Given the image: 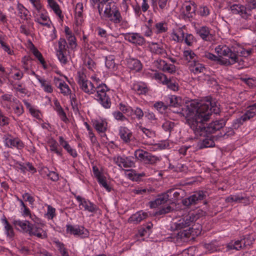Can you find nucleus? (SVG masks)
Masks as SVG:
<instances>
[{
    "instance_id": "f257e3e1",
    "label": "nucleus",
    "mask_w": 256,
    "mask_h": 256,
    "mask_svg": "<svg viewBox=\"0 0 256 256\" xmlns=\"http://www.w3.org/2000/svg\"><path fill=\"white\" fill-rule=\"evenodd\" d=\"M186 123L196 135L206 136L208 132L220 130L226 124V120L221 119L208 124L205 123L210 118L212 113L218 114L220 110L215 102L209 99L206 102L192 101L185 108H182Z\"/></svg>"
},
{
    "instance_id": "f03ea898",
    "label": "nucleus",
    "mask_w": 256,
    "mask_h": 256,
    "mask_svg": "<svg viewBox=\"0 0 256 256\" xmlns=\"http://www.w3.org/2000/svg\"><path fill=\"white\" fill-rule=\"evenodd\" d=\"M215 52L218 56L206 51L202 52L201 56L222 66H230L237 62L236 56L234 54V47L230 48L226 45H219L215 48Z\"/></svg>"
},
{
    "instance_id": "7ed1b4c3",
    "label": "nucleus",
    "mask_w": 256,
    "mask_h": 256,
    "mask_svg": "<svg viewBox=\"0 0 256 256\" xmlns=\"http://www.w3.org/2000/svg\"><path fill=\"white\" fill-rule=\"evenodd\" d=\"M97 8L101 18L108 19L116 24L122 22V18L120 12L116 4L112 0L100 1Z\"/></svg>"
},
{
    "instance_id": "20e7f679",
    "label": "nucleus",
    "mask_w": 256,
    "mask_h": 256,
    "mask_svg": "<svg viewBox=\"0 0 256 256\" xmlns=\"http://www.w3.org/2000/svg\"><path fill=\"white\" fill-rule=\"evenodd\" d=\"M229 10L234 14H238L242 18L248 20L252 16V10L255 8H253V6L250 2L246 5L242 4H229Z\"/></svg>"
},
{
    "instance_id": "39448f33",
    "label": "nucleus",
    "mask_w": 256,
    "mask_h": 256,
    "mask_svg": "<svg viewBox=\"0 0 256 256\" xmlns=\"http://www.w3.org/2000/svg\"><path fill=\"white\" fill-rule=\"evenodd\" d=\"M96 99L105 108H110L111 106V101L110 97L106 94L108 90L105 84H100L96 87Z\"/></svg>"
},
{
    "instance_id": "423d86ee",
    "label": "nucleus",
    "mask_w": 256,
    "mask_h": 256,
    "mask_svg": "<svg viewBox=\"0 0 256 256\" xmlns=\"http://www.w3.org/2000/svg\"><path fill=\"white\" fill-rule=\"evenodd\" d=\"M77 82L80 88L84 92L92 94L96 92V86L90 81L86 79V76L84 73L78 72Z\"/></svg>"
},
{
    "instance_id": "0eeeda50",
    "label": "nucleus",
    "mask_w": 256,
    "mask_h": 256,
    "mask_svg": "<svg viewBox=\"0 0 256 256\" xmlns=\"http://www.w3.org/2000/svg\"><path fill=\"white\" fill-rule=\"evenodd\" d=\"M206 198V192L202 190H199L194 192L192 196L184 199L182 200V204L186 206H190L196 205L205 200Z\"/></svg>"
},
{
    "instance_id": "6e6552de",
    "label": "nucleus",
    "mask_w": 256,
    "mask_h": 256,
    "mask_svg": "<svg viewBox=\"0 0 256 256\" xmlns=\"http://www.w3.org/2000/svg\"><path fill=\"white\" fill-rule=\"evenodd\" d=\"M196 220V216L194 214H189L172 224V228L175 230H180L190 226Z\"/></svg>"
},
{
    "instance_id": "1a4fd4ad",
    "label": "nucleus",
    "mask_w": 256,
    "mask_h": 256,
    "mask_svg": "<svg viewBox=\"0 0 256 256\" xmlns=\"http://www.w3.org/2000/svg\"><path fill=\"white\" fill-rule=\"evenodd\" d=\"M113 161L118 167L120 168H130L134 166L135 162L134 158L131 156H118L113 158Z\"/></svg>"
},
{
    "instance_id": "9d476101",
    "label": "nucleus",
    "mask_w": 256,
    "mask_h": 256,
    "mask_svg": "<svg viewBox=\"0 0 256 256\" xmlns=\"http://www.w3.org/2000/svg\"><path fill=\"white\" fill-rule=\"evenodd\" d=\"M75 197L80 203L79 207L80 209L84 208V210H87L90 212H96L98 210V207L89 200L82 198L80 196H76Z\"/></svg>"
},
{
    "instance_id": "9b49d317",
    "label": "nucleus",
    "mask_w": 256,
    "mask_h": 256,
    "mask_svg": "<svg viewBox=\"0 0 256 256\" xmlns=\"http://www.w3.org/2000/svg\"><path fill=\"white\" fill-rule=\"evenodd\" d=\"M66 227L67 232L71 234L79 236L82 238H86L88 237L89 232L88 230L83 226L80 228L79 226H74L70 224H68Z\"/></svg>"
},
{
    "instance_id": "f8f14e48",
    "label": "nucleus",
    "mask_w": 256,
    "mask_h": 256,
    "mask_svg": "<svg viewBox=\"0 0 256 256\" xmlns=\"http://www.w3.org/2000/svg\"><path fill=\"white\" fill-rule=\"evenodd\" d=\"M124 36L126 40L135 45L142 46L146 42L144 38L139 33H126L124 34Z\"/></svg>"
},
{
    "instance_id": "ddd939ff",
    "label": "nucleus",
    "mask_w": 256,
    "mask_h": 256,
    "mask_svg": "<svg viewBox=\"0 0 256 256\" xmlns=\"http://www.w3.org/2000/svg\"><path fill=\"white\" fill-rule=\"evenodd\" d=\"M182 8L184 10V14L188 18H192L194 16L196 15L197 10V5L194 2L190 0L186 2L183 4Z\"/></svg>"
},
{
    "instance_id": "4468645a",
    "label": "nucleus",
    "mask_w": 256,
    "mask_h": 256,
    "mask_svg": "<svg viewBox=\"0 0 256 256\" xmlns=\"http://www.w3.org/2000/svg\"><path fill=\"white\" fill-rule=\"evenodd\" d=\"M214 132H208L206 134V136H204L206 138L204 140H203L202 141L200 144V148L202 149L204 148H212L214 146V140H218L216 139V135L210 136H208V134H214ZM194 134L196 136H200L199 135H196L195 134Z\"/></svg>"
},
{
    "instance_id": "2eb2a0df",
    "label": "nucleus",
    "mask_w": 256,
    "mask_h": 256,
    "mask_svg": "<svg viewBox=\"0 0 256 256\" xmlns=\"http://www.w3.org/2000/svg\"><path fill=\"white\" fill-rule=\"evenodd\" d=\"M54 82L55 86L60 90V92L64 96L70 94L71 90L69 86L64 80L60 78H54Z\"/></svg>"
},
{
    "instance_id": "dca6fc26",
    "label": "nucleus",
    "mask_w": 256,
    "mask_h": 256,
    "mask_svg": "<svg viewBox=\"0 0 256 256\" xmlns=\"http://www.w3.org/2000/svg\"><path fill=\"white\" fill-rule=\"evenodd\" d=\"M138 129L142 132V138L146 140L147 144H152L154 142V138L156 137L155 132L141 126L138 127Z\"/></svg>"
},
{
    "instance_id": "f3484780",
    "label": "nucleus",
    "mask_w": 256,
    "mask_h": 256,
    "mask_svg": "<svg viewBox=\"0 0 256 256\" xmlns=\"http://www.w3.org/2000/svg\"><path fill=\"white\" fill-rule=\"evenodd\" d=\"M148 216V214L147 212H143L142 210L138 211L130 216L128 219V222L130 224L133 223L137 224L142 220L146 219Z\"/></svg>"
},
{
    "instance_id": "a211bd4d",
    "label": "nucleus",
    "mask_w": 256,
    "mask_h": 256,
    "mask_svg": "<svg viewBox=\"0 0 256 256\" xmlns=\"http://www.w3.org/2000/svg\"><path fill=\"white\" fill-rule=\"evenodd\" d=\"M188 68L190 71L194 74L203 73L206 70L204 66L197 60L192 62L189 64Z\"/></svg>"
},
{
    "instance_id": "6ab92c4d",
    "label": "nucleus",
    "mask_w": 256,
    "mask_h": 256,
    "mask_svg": "<svg viewBox=\"0 0 256 256\" xmlns=\"http://www.w3.org/2000/svg\"><path fill=\"white\" fill-rule=\"evenodd\" d=\"M118 134L125 143H129L134 138L132 132L126 127H120Z\"/></svg>"
},
{
    "instance_id": "aec40b11",
    "label": "nucleus",
    "mask_w": 256,
    "mask_h": 256,
    "mask_svg": "<svg viewBox=\"0 0 256 256\" xmlns=\"http://www.w3.org/2000/svg\"><path fill=\"white\" fill-rule=\"evenodd\" d=\"M30 236H35L38 238H45L47 237L46 232L42 228L37 226L35 224H32L30 231L28 233Z\"/></svg>"
},
{
    "instance_id": "412c9836",
    "label": "nucleus",
    "mask_w": 256,
    "mask_h": 256,
    "mask_svg": "<svg viewBox=\"0 0 256 256\" xmlns=\"http://www.w3.org/2000/svg\"><path fill=\"white\" fill-rule=\"evenodd\" d=\"M252 49L246 50L244 48L239 46L234 47V54L236 56L237 62L239 61V56L248 57L252 54Z\"/></svg>"
},
{
    "instance_id": "4be33fe9",
    "label": "nucleus",
    "mask_w": 256,
    "mask_h": 256,
    "mask_svg": "<svg viewBox=\"0 0 256 256\" xmlns=\"http://www.w3.org/2000/svg\"><path fill=\"white\" fill-rule=\"evenodd\" d=\"M12 224L14 226L18 228L19 227L25 232L28 233L32 224L27 220H14Z\"/></svg>"
},
{
    "instance_id": "5701e85b",
    "label": "nucleus",
    "mask_w": 256,
    "mask_h": 256,
    "mask_svg": "<svg viewBox=\"0 0 256 256\" xmlns=\"http://www.w3.org/2000/svg\"><path fill=\"white\" fill-rule=\"evenodd\" d=\"M184 193V190L181 189L171 188L166 192V194L168 196V199L172 198V201H175L182 198Z\"/></svg>"
},
{
    "instance_id": "b1692460",
    "label": "nucleus",
    "mask_w": 256,
    "mask_h": 256,
    "mask_svg": "<svg viewBox=\"0 0 256 256\" xmlns=\"http://www.w3.org/2000/svg\"><path fill=\"white\" fill-rule=\"evenodd\" d=\"M168 200V196L166 193L158 196V198L153 201L150 202V206L154 208L158 206L166 203Z\"/></svg>"
},
{
    "instance_id": "393cba45",
    "label": "nucleus",
    "mask_w": 256,
    "mask_h": 256,
    "mask_svg": "<svg viewBox=\"0 0 256 256\" xmlns=\"http://www.w3.org/2000/svg\"><path fill=\"white\" fill-rule=\"evenodd\" d=\"M127 66L131 70L140 72L142 69V64L138 59L130 58L127 60Z\"/></svg>"
},
{
    "instance_id": "a878e982",
    "label": "nucleus",
    "mask_w": 256,
    "mask_h": 256,
    "mask_svg": "<svg viewBox=\"0 0 256 256\" xmlns=\"http://www.w3.org/2000/svg\"><path fill=\"white\" fill-rule=\"evenodd\" d=\"M5 144L8 147H15L18 149H20L24 147V144L18 138H6L5 140Z\"/></svg>"
},
{
    "instance_id": "bb28decb",
    "label": "nucleus",
    "mask_w": 256,
    "mask_h": 256,
    "mask_svg": "<svg viewBox=\"0 0 256 256\" xmlns=\"http://www.w3.org/2000/svg\"><path fill=\"white\" fill-rule=\"evenodd\" d=\"M150 51L156 54L165 56L166 55V50L160 44L155 42H151L149 45Z\"/></svg>"
},
{
    "instance_id": "cd10ccee",
    "label": "nucleus",
    "mask_w": 256,
    "mask_h": 256,
    "mask_svg": "<svg viewBox=\"0 0 256 256\" xmlns=\"http://www.w3.org/2000/svg\"><path fill=\"white\" fill-rule=\"evenodd\" d=\"M12 102V108L14 113L18 116H20L24 112V108L22 103L17 98H14Z\"/></svg>"
},
{
    "instance_id": "c85d7f7f",
    "label": "nucleus",
    "mask_w": 256,
    "mask_h": 256,
    "mask_svg": "<svg viewBox=\"0 0 256 256\" xmlns=\"http://www.w3.org/2000/svg\"><path fill=\"white\" fill-rule=\"evenodd\" d=\"M166 102L168 106L178 107L180 105L182 100L179 97L172 95L166 98Z\"/></svg>"
},
{
    "instance_id": "c756f323",
    "label": "nucleus",
    "mask_w": 256,
    "mask_h": 256,
    "mask_svg": "<svg viewBox=\"0 0 256 256\" xmlns=\"http://www.w3.org/2000/svg\"><path fill=\"white\" fill-rule=\"evenodd\" d=\"M150 152L142 149H138L134 152L135 157L140 161L146 163Z\"/></svg>"
},
{
    "instance_id": "7c9ffc66",
    "label": "nucleus",
    "mask_w": 256,
    "mask_h": 256,
    "mask_svg": "<svg viewBox=\"0 0 256 256\" xmlns=\"http://www.w3.org/2000/svg\"><path fill=\"white\" fill-rule=\"evenodd\" d=\"M150 152L142 149H138L134 152L135 157L140 161L146 163Z\"/></svg>"
},
{
    "instance_id": "2f4dec72",
    "label": "nucleus",
    "mask_w": 256,
    "mask_h": 256,
    "mask_svg": "<svg viewBox=\"0 0 256 256\" xmlns=\"http://www.w3.org/2000/svg\"><path fill=\"white\" fill-rule=\"evenodd\" d=\"M48 144L50 148V150L52 152L56 153L58 156H62V148H58V144L56 140L52 138L48 140Z\"/></svg>"
},
{
    "instance_id": "473e14b6",
    "label": "nucleus",
    "mask_w": 256,
    "mask_h": 256,
    "mask_svg": "<svg viewBox=\"0 0 256 256\" xmlns=\"http://www.w3.org/2000/svg\"><path fill=\"white\" fill-rule=\"evenodd\" d=\"M196 33L200 37L205 40H208L210 34L209 28L206 26H202L196 28Z\"/></svg>"
},
{
    "instance_id": "72a5a7b5",
    "label": "nucleus",
    "mask_w": 256,
    "mask_h": 256,
    "mask_svg": "<svg viewBox=\"0 0 256 256\" xmlns=\"http://www.w3.org/2000/svg\"><path fill=\"white\" fill-rule=\"evenodd\" d=\"M234 129L232 128H226L224 130L220 131L216 134V139H220V138L226 139L229 136H233L234 134Z\"/></svg>"
},
{
    "instance_id": "f704fd0d",
    "label": "nucleus",
    "mask_w": 256,
    "mask_h": 256,
    "mask_svg": "<svg viewBox=\"0 0 256 256\" xmlns=\"http://www.w3.org/2000/svg\"><path fill=\"white\" fill-rule=\"evenodd\" d=\"M250 118L248 116L247 114L245 112L242 116L240 118L234 120L232 124V128L234 129H238L240 126H241L244 122L249 120Z\"/></svg>"
},
{
    "instance_id": "c9c22d12",
    "label": "nucleus",
    "mask_w": 256,
    "mask_h": 256,
    "mask_svg": "<svg viewBox=\"0 0 256 256\" xmlns=\"http://www.w3.org/2000/svg\"><path fill=\"white\" fill-rule=\"evenodd\" d=\"M94 126L96 130L98 132H105L107 130V122L103 120H96L94 122Z\"/></svg>"
},
{
    "instance_id": "e433bc0d",
    "label": "nucleus",
    "mask_w": 256,
    "mask_h": 256,
    "mask_svg": "<svg viewBox=\"0 0 256 256\" xmlns=\"http://www.w3.org/2000/svg\"><path fill=\"white\" fill-rule=\"evenodd\" d=\"M172 39L178 42H182L184 40L185 36L183 28H178L175 32L172 33Z\"/></svg>"
},
{
    "instance_id": "4c0bfd02",
    "label": "nucleus",
    "mask_w": 256,
    "mask_h": 256,
    "mask_svg": "<svg viewBox=\"0 0 256 256\" xmlns=\"http://www.w3.org/2000/svg\"><path fill=\"white\" fill-rule=\"evenodd\" d=\"M2 222L4 226V228L6 231V234L10 238H12L14 236V232L12 226L9 224L7 220L6 216H3L2 218Z\"/></svg>"
},
{
    "instance_id": "58836bf2",
    "label": "nucleus",
    "mask_w": 256,
    "mask_h": 256,
    "mask_svg": "<svg viewBox=\"0 0 256 256\" xmlns=\"http://www.w3.org/2000/svg\"><path fill=\"white\" fill-rule=\"evenodd\" d=\"M48 2L55 14L60 18H63V16H62V10H60L58 4L54 0H48Z\"/></svg>"
},
{
    "instance_id": "ea45409f",
    "label": "nucleus",
    "mask_w": 256,
    "mask_h": 256,
    "mask_svg": "<svg viewBox=\"0 0 256 256\" xmlns=\"http://www.w3.org/2000/svg\"><path fill=\"white\" fill-rule=\"evenodd\" d=\"M162 70L164 72L172 74L176 72V66L172 64H168L164 60H162L161 63Z\"/></svg>"
},
{
    "instance_id": "a19ab883",
    "label": "nucleus",
    "mask_w": 256,
    "mask_h": 256,
    "mask_svg": "<svg viewBox=\"0 0 256 256\" xmlns=\"http://www.w3.org/2000/svg\"><path fill=\"white\" fill-rule=\"evenodd\" d=\"M18 15L24 20H28V11L21 4H18L17 6Z\"/></svg>"
},
{
    "instance_id": "79ce46f5",
    "label": "nucleus",
    "mask_w": 256,
    "mask_h": 256,
    "mask_svg": "<svg viewBox=\"0 0 256 256\" xmlns=\"http://www.w3.org/2000/svg\"><path fill=\"white\" fill-rule=\"evenodd\" d=\"M184 56L188 62H192L196 60V56L192 50H186L184 52Z\"/></svg>"
},
{
    "instance_id": "37998d69",
    "label": "nucleus",
    "mask_w": 256,
    "mask_h": 256,
    "mask_svg": "<svg viewBox=\"0 0 256 256\" xmlns=\"http://www.w3.org/2000/svg\"><path fill=\"white\" fill-rule=\"evenodd\" d=\"M197 13L201 16L206 17L210 14V10L206 6L201 5L197 10Z\"/></svg>"
},
{
    "instance_id": "c03bdc74",
    "label": "nucleus",
    "mask_w": 256,
    "mask_h": 256,
    "mask_svg": "<svg viewBox=\"0 0 256 256\" xmlns=\"http://www.w3.org/2000/svg\"><path fill=\"white\" fill-rule=\"evenodd\" d=\"M250 120L256 116V102L247 107L246 112Z\"/></svg>"
},
{
    "instance_id": "a18cd8bd",
    "label": "nucleus",
    "mask_w": 256,
    "mask_h": 256,
    "mask_svg": "<svg viewBox=\"0 0 256 256\" xmlns=\"http://www.w3.org/2000/svg\"><path fill=\"white\" fill-rule=\"evenodd\" d=\"M119 106V108L122 114H125L128 116H132L133 108L122 103L120 104Z\"/></svg>"
},
{
    "instance_id": "49530a36",
    "label": "nucleus",
    "mask_w": 256,
    "mask_h": 256,
    "mask_svg": "<svg viewBox=\"0 0 256 256\" xmlns=\"http://www.w3.org/2000/svg\"><path fill=\"white\" fill-rule=\"evenodd\" d=\"M241 240L243 244V246L246 247L252 245L254 240V238L250 234L244 236Z\"/></svg>"
},
{
    "instance_id": "de8ad7c7",
    "label": "nucleus",
    "mask_w": 256,
    "mask_h": 256,
    "mask_svg": "<svg viewBox=\"0 0 256 256\" xmlns=\"http://www.w3.org/2000/svg\"><path fill=\"white\" fill-rule=\"evenodd\" d=\"M132 111V115L134 114L135 116V117L134 118H136L138 120L142 119L144 115V112L140 108H133Z\"/></svg>"
},
{
    "instance_id": "09e8293b",
    "label": "nucleus",
    "mask_w": 256,
    "mask_h": 256,
    "mask_svg": "<svg viewBox=\"0 0 256 256\" xmlns=\"http://www.w3.org/2000/svg\"><path fill=\"white\" fill-rule=\"evenodd\" d=\"M39 82L41 84V86L44 88V92L48 93H52L53 92V88L52 86L50 84L46 83V82L44 79L42 78L41 80H39Z\"/></svg>"
},
{
    "instance_id": "8fccbe9b",
    "label": "nucleus",
    "mask_w": 256,
    "mask_h": 256,
    "mask_svg": "<svg viewBox=\"0 0 256 256\" xmlns=\"http://www.w3.org/2000/svg\"><path fill=\"white\" fill-rule=\"evenodd\" d=\"M58 48L56 52H66V42L64 38H60L58 42Z\"/></svg>"
},
{
    "instance_id": "3c124183",
    "label": "nucleus",
    "mask_w": 256,
    "mask_h": 256,
    "mask_svg": "<svg viewBox=\"0 0 256 256\" xmlns=\"http://www.w3.org/2000/svg\"><path fill=\"white\" fill-rule=\"evenodd\" d=\"M106 66L109 69L114 70L115 68V63L114 56H109L106 58Z\"/></svg>"
},
{
    "instance_id": "603ef678",
    "label": "nucleus",
    "mask_w": 256,
    "mask_h": 256,
    "mask_svg": "<svg viewBox=\"0 0 256 256\" xmlns=\"http://www.w3.org/2000/svg\"><path fill=\"white\" fill-rule=\"evenodd\" d=\"M155 27L156 29L157 34L165 32L168 30L167 24L162 22L156 23Z\"/></svg>"
},
{
    "instance_id": "864d4df0",
    "label": "nucleus",
    "mask_w": 256,
    "mask_h": 256,
    "mask_svg": "<svg viewBox=\"0 0 256 256\" xmlns=\"http://www.w3.org/2000/svg\"><path fill=\"white\" fill-rule=\"evenodd\" d=\"M66 38L68 41L69 47L72 50L75 49L76 48L77 44L76 38L74 34L67 36Z\"/></svg>"
},
{
    "instance_id": "5fc2aeb1",
    "label": "nucleus",
    "mask_w": 256,
    "mask_h": 256,
    "mask_svg": "<svg viewBox=\"0 0 256 256\" xmlns=\"http://www.w3.org/2000/svg\"><path fill=\"white\" fill-rule=\"evenodd\" d=\"M132 89L139 94H146L147 92V88L139 84H134L132 86Z\"/></svg>"
},
{
    "instance_id": "6e6d98bb",
    "label": "nucleus",
    "mask_w": 256,
    "mask_h": 256,
    "mask_svg": "<svg viewBox=\"0 0 256 256\" xmlns=\"http://www.w3.org/2000/svg\"><path fill=\"white\" fill-rule=\"evenodd\" d=\"M154 108L160 113H163L168 108V106L162 102H158L154 105Z\"/></svg>"
},
{
    "instance_id": "4d7b16f0",
    "label": "nucleus",
    "mask_w": 256,
    "mask_h": 256,
    "mask_svg": "<svg viewBox=\"0 0 256 256\" xmlns=\"http://www.w3.org/2000/svg\"><path fill=\"white\" fill-rule=\"evenodd\" d=\"M174 126L175 124L174 122L166 121L162 124V128L165 131L170 132L173 130Z\"/></svg>"
},
{
    "instance_id": "13d9d810",
    "label": "nucleus",
    "mask_w": 256,
    "mask_h": 256,
    "mask_svg": "<svg viewBox=\"0 0 256 256\" xmlns=\"http://www.w3.org/2000/svg\"><path fill=\"white\" fill-rule=\"evenodd\" d=\"M112 116L118 120L124 122L128 120V118L124 115L120 111H115L112 112Z\"/></svg>"
},
{
    "instance_id": "bf43d9fd",
    "label": "nucleus",
    "mask_w": 256,
    "mask_h": 256,
    "mask_svg": "<svg viewBox=\"0 0 256 256\" xmlns=\"http://www.w3.org/2000/svg\"><path fill=\"white\" fill-rule=\"evenodd\" d=\"M160 160V157L156 156L150 153L149 156H148V160L146 161V164H156Z\"/></svg>"
},
{
    "instance_id": "052dcab7",
    "label": "nucleus",
    "mask_w": 256,
    "mask_h": 256,
    "mask_svg": "<svg viewBox=\"0 0 256 256\" xmlns=\"http://www.w3.org/2000/svg\"><path fill=\"white\" fill-rule=\"evenodd\" d=\"M174 208L170 206H164L160 208L156 212V215H162L172 212Z\"/></svg>"
},
{
    "instance_id": "680f3d73",
    "label": "nucleus",
    "mask_w": 256,
    "mask_h": 256,
    "mask_svg": "<svg viewBox=\"0 0 256 256\" xmlns=\"http://www.w3.org/2000/svg\"><path fill=\"white\" fill-rule=\"evenodd\" d=\"M9 124V118L5 116L0 108V126H4Z\"/></svg>"
},
{
    "instance_id": "e2e57ef3",
    "label": "nucleus",
    "mask_w": 256,
    "mask_h": 256,
    "mask_svg": "<svg viewBox=\"0 0 256 256\" xmlns=\"http://www.w3.org/2000/svg\"><path fill=\"white\" fill-rule=\"evenodd\" d=\"M46 215L48 219H52L56 216L55 208H53L51 206H48Z\"/></svg>"
},
{
    "instance_id": "0e129e2a",
    "label": "nucleus",
    "mask_w": 256,
    "mask_h": 256,
    "mask_svg": "<svg viewBox=\"0 0 256 256\" xmlns=\"http://www.w3.org/2000/svg\"><path fill=\"white\" fill-rule=\"evenodd\" d=\"M98 181L100 184L108 192H110L112 190V188L107 184L104 176Z\"/></svg>"
},
{
    "instance_id": "69168bd1",
    "label": "nucleus",
    "mask_w": 256,
    "mask_h": 256,
    "mask_svg": "<svg viewBox=\"0 0 256 256\" xmlns=\"http://www.w3.org/2000/svg\"><path fill=\"white\" fill-rule=\"evenodd\" d=\"M184 40L188 46H191L194 42L195 39L192 34H187Z\"/></svg>"
},
{
    "instance_id": "338daca9",
    "label": "nucleus",
    "mask_w": 256,
    "mask_h": 256,
    "mask_svg": "<svg viewBox=\"0 0 256 256\" xmlns=\"http://www.w3.org/2000/svg\"><path fill=\"white\" fill-rule=\"evenodd\" d=\"M166 86H167L168 88L172 90L176 91L178 90V84L173 80L171 79L169 82H168Z\"/></svg>"
},
{
    "instance_id": "774afa93",
    "label": "nucleus",
    "mask_w": 256,
    "mask_h": 256,
    "mask_svg": "<svg viewBox=\"0 0 256 256\" xmlns=\"http://www.w3.org/2000/svg\"><path fill=\"white\" fill-rule=\"evenodd\" d=\"M83 9H84V7H83V4L82 3L79 2L76 4V8H75V12H76V16H78V18L82 17V12H83Z\"/></svg>"
}]
</instances>
